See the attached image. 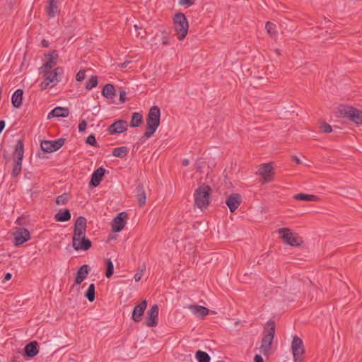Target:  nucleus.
I'll return each mask as SVG.
<instances>
[{
    "label": "nucleus",
    "instance_id": "nucleus-38",
    "mask_svg": "<svg viewBox=\"0 0 362 362\" xmlns=\"http://www.w3.org/2000/svg\"><path fill=\"white\" fill-rule=\"evenodd\" d=\"M69 195L67 194H63L58 196L56 199V204L59 206H63L67 204L69 201Z\"/></svg>",
    "mask_w": 362,
    "mask_h": 362
},
{
    "label": "nucleus",
    "instance_id": "nucleus-17",
    "mask_svg": "<svg viewBox=\"0 0 362 362\" xmlns=\"http://www.w3.org/2000/svg\"><path fill=\"white\" fill-rule=\"evenodd\" d=\"M242 197L239 194H230L226 199V204L231 213H233L240 205Z\"/></svg>",
    "mask_w": 362,
    "mask_h": 362
},
{
    "label": "nucleus",
    "instance_id": "nucleus-57",
    "mask_svg": "<svg viewBox=\"0 0 362 362\" xmlns=\"http://www.w3.org/2000/svg\"><path fill=\"white\" fill-rule=\"evenodd\" d=\"M274 51L277 56H281V53L279 49H275Z\"/></svg>",
    "mask_w": 362,
    "mask_h": 362
},
{
    "label": "nucleus",
    "instance_id": "nucleus-29",
    "mask_svg": "<svg viewBox=\"0 0 362 362\" xmlns=\"http://www.w3.org/2000/svg\"><path fill=\"white\" fill-rule=\"evenodd\" d=\"M293 198L296 200L306 201V202H316L318 198L313 194L299 193L293 196Z\"/></svg>",
    "mask_w": 362,
    "mask_h": 362
},
{
    "label": "nucleus",
    "instance_id": "nucleus-8",
    "mask_svg": "<svg viewBox=\"0 0 362 362\" xmlns=\"http://www.w3.org/2000/svg\"><path fill=\"white\" fill-rule=\"evenodd\" d=\"M63 74V69L57 67L52 72L42 76L43 81L40 84L42 89H51L54 88L59 82L58 76Z\"/></svg>",
    "mask_w": 362,
    "mask_h": 362
},
{
    "label": "nucleus",
    "instance_id": "nucleus-44",
    "mask_svg": "<svg viewBox=\"0 0 362 362\" xmlns=\"http://www.w3.org/2000/svg\"><path fill=\"white\" fill-rule=\"evenodd\" d=\"M320 129L324 133H330L332 131V127L327 123L322 124L320 127Z\"/></svg>",
    "mask_w": 362,
    "mask_h": 362
},
{
    "label": "nucleus",
    "instance_id": "nucleus-45",
    "mask_svg": "<svg viewBox=\"0 0 362 362\" xmlns=\"http://www.w3.org/2000/svg\"><path fill=\"white\" fill-rule=\"evenodd\" d=\"M195 4V0H179L180 6H187V7L192 6Z\"/></svg>",
    "mask_w": 362,
    "mask_h": 362
},
{
    "label": "nucleus",
    "instance_id": "nucleus-42",
    "mask_svg": "<svg viewBox=\"0 0 362 362\" xmlns=\"http://www.w3.org/2000/svg\"><path fill=\"white\" fill-rule=\"evenodd\" d=\"M86 70L81 69L80 70L76 75V80L78 82H81L86 78Z\"/></svg>",
    "mask_w": 362,
    "mask_h": 362
},
{
    "label": "nucleus",
    "instance_id": "nucleus-1",
    "mask_svg": "<svg viewBox=\"0 0 362 362\" xmlns=\"http://www.w3.org/2000/svg\"><path fill=\"white\" fill-rule=\"evenodd\" d=\"M86 218L79 216L75 221L72 237V246L76 251H86L92 246L91 241L86 237Z\"/></svg>",
    "mask_w": 362,
    "mask_h": 362
},
{
    "label": "nucleus",
    "instance_id": "nucleus-7",
    "mask_svg": "<svg viewBox=\"0 0 362 362\" xmlns=\"http://www.w3.org/2000/svg\"><path fill=\"white\" fill-rule=\"evenodd\" d=\"M262 184H267L274 180V168L272 163L260 165L256 172Z\"/></svg>",
    "mask_w": 362,
    "mask_h": 362
},
{
    "label": "nucleus",
    "instance_id": "nucleus-53",
    "mask_svg": "<svg viewBox=\"0 0 362 362\" xmlns=\"http://www.w3.org/2000/svg\"><path fill=\"white\" fill-rule=\"evenodd\" d=\"M12 275L11 273H7L6 275H5V277H4V282L6 281H8L11 279Z\"/></svg>",
    "mask_w": 362,
    "mask_h": 362
},
{
    "label": "nucleus",
    "instance_id": "nucleus-50",
    "mask_svg": "<svg viewBox=\"0 0 362 362\" xmlns=\"http://www.w3.org/2000/svg\"><path fill=\"white\" fill-rule=\"evenodd\" d=\"M86 127H87V123L85 120H83L82 122H81L78 124V130L79 132H83L86 130Z\"/></svg>",
    "mask_w": 362,
    "mask_h": 362
},
{
    "label": "nucleus",
    "instance_id": "nucleus-43",
    "mask_svg": "<svg viewBox=\"0 0 362 362\" xmlns=\"http://www.w3.org/2000/svg\"><path fill=\"white\" fill-rule=\"evenodd\" d=\"M53 69L52 68H47L45 67V64H44L40 68V74L42 75V76L47 75L48 74L52 72Z\"/></svg>",
    "mask_w": 362,
    "mask_h": 362
},
{
    "label": "nucleus",
    "instance_id": "nucleus-33",
    "mask_svg": "<svg viewBox=\"0 0 362 362\" xmlns=\"http://www.w3.org/2000/svg\"><path fill=\"white\" fill-rule=\"evenodd\" d=\"M128 153V149L126 146L116 148L112 151V155L117 158H124Z\"/></svg>",
    "mask_w": 362,
    "mask_h": 362
},
{
    "label": "nucleus",
    "instance_id": "nucleus-9",
    "mask_svg": "<svg viewBox=\"0 0 362 362\" xmlns=\"http://www.w3.org/2000/svg\"><path fill=\"white\" fill-rule=\"evenodd\" d=\"M278 233L285 244L291 246H298L302 243L301 238L289 228H280L278 230Z\"/></svg>",
    "mask_w": 362,
    "mask_h": 362
},
{
    "label": "nucleus",
    "instance_id": "nucleus-59",
    "mask_svg": "<svg viewBox=\"0 0 362 362\" xmlns=\"http://www.w3.org/2000/svg\"><path fill=\"white\" fill-rule=\"evenodd\" d=\"M134 29H135L136 31H138L139 30H141L142 28L139 26L138 25H134Z\"/></svg>",
    "mask_w": 362,
    "mask_h": 362
},
{
    "label": "nucleus",
    "instance_id": "nucleus-46",
    "mask_svg": "<svg viewBox=\"0 0 362 362\" xmlns=\"http://www.w3.org/2000/svg\"><path fill=\"white\" fill-rule=\"evenodd\" d=\"M103 94L106 98L115 101L114 98L116 96V92H103Z\"/></svg>",
    "mask_w": 362,
    "mask_h": 362
},
{
    "label": "nucleus",
    "instance_id": "nucleus-13",
    "mask_svg": "<svg viewBox=\"0 0 362 362\" xmlns=\"http://www.w3.org/2000/svg\"><path fill=\"white\" fill-rule=\"evenodd\" d=\"M127 214L125 212L119 213L111 223L112 230L114 233L122 230L127 223Z\"/></svg>",
    "mask_w": 362,
    "mask_h": 362
},
{
    "label": "nucleus",
    "instance_id": "nucleus-48",
    "mask_svg": "<svg viewBox=\"0 0 362 362\" xmlns=\"http://www.w3.org/2000/svg\"><path fill=\"white\" fill-rule=\"evenodd\" d=\"M126 99H127L126 93L120 92L119 102L113 101V103H115L116 104L123 103L126 100Z\"/></svg>",
    "mask_w": 362,
    "mask_h": 362
},
{
    "label": "nucleus",
    "instance_id": "nucleus-35",
    "mask_svg": "<svg viewBox=\"0 0 362 362\" xmlns=\"http://www.w3.org/2000/svg\"><path fill=\"white\" fill-rule=\"evenodd\" d=\"M95 289L94 284H90L85 293V297L90 301L93 302L95 300Z\"/></svg>",
    "mask_w": 362,
    "mask_h": 362
},
{
    "label": "nucleus",
    "instance_id": "nucleus-30",
    "mask_svg": "<svg viewBox=\"0 0 362 362\" xmlns=\"http://www.w3.org/2000/svg\"><path fill=\"white\" fill-rule=\"evenodd\" d=\"M23 92H14L13 93L12 98H11V101H12L13 105L15 107L18 108L21 106L22 102H23Z\"/></svg>",
    "mask_w": 362,
    "mask_h": 362
},
{
    "label": "nucleus",
    "instance_id": "nucleus-34",
    "mask_svg": "<svg viewBox=\"0 0 362 362\" xmlns=\"http://www.w3.org/2000/svg\"><path fill=\"white\" fill-rule=\"evenodd\" d=\"M265 29L267 30V33L269 34L271 37L274 38V37H276V35H277L276 25L274 23L268 21L266 23Z\"/></svg>",
    "mask_w": 362,
    "mask_h": 362
},
{
    "label": "nucleus",
    "instance_id": "nucleus-3",
    "mask_svg": "<svg viewBox=\"0 0 362 362\" xmlns=\"http://www.w3.org/2000/svg\"><path fill=\"white\" fill-rule=\"evenodd\" d=\"M211 192L209 185L205 183L199 185L193 194L194 206L202 211L207 209L211 203Z\"/></svg>",
    "mask_w": 362,
    "mask_h": 362
},
{
    "label": "nucleus",
    "instance_id": "nucleus-23",
    "mask_svg": "<svg viewBox=\"0 0 362 362\" xmlns=\"http://www.w3.org/2000/svg\"><path fill=\"white\" fill-rule=\"evenodd\" d=\"M69 115V110L68 108L62 107H57L53 109L47 115V119L52 117H67Z\"/></svg>",
    "mask_w": 362,
    "mask_h": 362
},
{
    "label": "nucleus",
    "instance_id": "nucleus-5",
    "mask_svg": "<svg viewBox=\"0 0 362 362\" xmlns=\"http://www.w3.org/2000/svg\"><path fill=\"white\" fill-rule=\"evenodd\" d=\"M160 111L157 106H153L148 114L146 119L147 130L144 136L147 138L151 137L157 130L160 125Z\"/></svg>",
    "mask_w": 362,
    "mask_h": 362
},
{
    "label": "nucleus",
    "instance_id": "nucleus-39",
    "mask_svg": "<svg viewBox=\"0 0 362 362\" xmlns=\"http://www.w3.org/2000/svg\"><path fill=\"white\" fill-rule=\"evenodd\" d=\"M107 264V269L105 272V276L107 278H110L114 273V265L110 259H107L106 261Z\"/></svg>",
    "mask_w": 362,
    "mask_h": 362
},
{
    "label": "nucleus",
    "instance_id": "nucleus-41",
    "mask_svg": "<svg viewBox=\"0 0 362 362\" xmlns=\"http://www.w3.org/2000/svg\"><path fill=\"white\" fill-rule=\"evenodd\" d=\"M145 271H146L145 266H144L142 268H140L137 270L136 273L134 274V276L136 282H138L141 280Z\"/></svg>",
    "mask_w": 362,
    "mask_h": 362
},
{
    "label": "nucleus",
    "instance_id": "nucleus-2",
    "mask_svg": "<svg viewBox=\"0 0 362 362\" xmlns=\"http://www.w3.org/2000/svg\"><path fill=\"white\" fill-rule=\"evenodd\" d=\"M275 336V323L269 320L264 329V335L262 340L255 349V351H259L264 357L269 358L273 353V341Z\"/></svg>",
    "mask_w": 362,
    "mask_h": 362
},
{
    "label": "nucleus",
    "instance_id": "nucleus-60",
    "mask_svg": "<svg viewBox=\"0 0 362 362\" xmlns=\"http://www.w3.org/2000/svg\"><path fill=\"white\" fill-rule=\"evenodd\" d=\"M189 164V160L187 159H185L183 160V165H187Z\"/></svg>",
    "mask_w": 362,
    "mask_h": 362
},
{
    "label": "nucleus",
    "instance_id": "nucleus-4",
    "mask_svg": "<svg viewBox=\"0 0 362 362\" xmlns=\"http://www.w3.org/2000/svg\"><path fill=\"white\" fill-rule=\"evenodd\" d=\"M173 25L175 35L180 41L183 40L189 30V22L185 15L182 13H177L173 17Z\"/></svg>",
    "mask_w": 362,
    "mask_h": 362
},
{
    "label": "nucleus",
    "instance_id": "nucleus-10",
    "mask_svg": "<svg viewBox=\"0 0 362 362\" xmlns=\"http://www.w3.org/2000/svg\"><path fill=\"white\" fill-rule=\"evenodd\" d=\"M291 351L294 362H300L303 355L305 354V349L303 340L297 335L293 337Z\"/></svg>",
    "mask_w": 362,
    "mask_h": 362
},
{
    "label": "nucleus",
    "instance_id": "nucleus-16",
    "mask_svg": "<svg viewBox=\"0 0 362 362\" xmlns=\"http://www.w3.org/2000/svg\"><path fill=\"white\" fill-rule=\"evenodd\" d=\"M147 307V301L146 300H142L137 304L133 309L132 318L135 322H139L142 320L144 311Z\"/></svg>",
    "mask_w": 362,
    "mask_h": 362
},
{
    "label": "nucleus",
    "instance_id": "nucleus-12",
    "mask_svg": "<svg viewBox=\"0 0 362 362\" xmlns=\"http://www.w3.org/2000/svg\"><path fill=\"white\" fill-rule=\"evenodd\" d=\"M13 235L15 246H20L30 239L29 230L24 228H17L16 230L13 233Z\"/></svg>",
    "mask_w": 362,
    "mask_h": 362
},
{
    "label": "nucleus",
    "instance_id": "nucleus-25",
    "mask_svg": "<svg viewBox=\"0 0 362 362\" xmlns=\"http://www.w3.org/2000/svg\"><path fill=\"white\" fill-rule=\"evenodd\" d=\"M105 170L102 167L98 168L95 171H94L90 180V184L93 187H97L100 185L105 175Z\"/></svg>",
    "mask_w": 362,
    "mask_h": 362
},
{
    "label": "nucleus",
    "instance_id": "nucleus-31",
    "mask_svg": "<svg viewBox=\"0 0 362 362\" xmlns=\"http://www.w3.org/2000/svg\"><path fill=\"white\" fill-rule=\"evenodd\" d=\"M136 197L139 206H144L146 204V195L144 188L142 185L138 187Z\"/></svg>",
    "mask_w": 362,
    "mask_h": 362
},
{
    "label": "nucleus",
    "instance_id": "nucleus-15",
    "mask_svg": "<svg viewBox=\"0 0 362 362\" xmlns=\"http://www.w3.org/2000/svg\"><path fill=\"white\" fill-rule=\"evenodd\" d=\"M128 129V123L123 119L117 120L112 124L107 129L110 134H122L125 132Z\"/></svg>",
    "mask_w": 362,
    "mask_h": 362
},
{
    "label": "nucleus",
    "instance_id": "nucleus-61",
    "mask_svg": "<svg viewBox=\"0 0 362 362\" xmlns=\"http://www.w3.org/2000/svg\"><path fill=\"white\" fill-rule=\"evenodd\" d=\"M16 223L17 224H18V225H21V219H20V218L17 219V220H16Z\"/></svg>",
    "mask_w": 362,
    "mask_h": 362
},
{
    "label": "nucleus",
    "instance_id": "nucleus-52",
    "mask_svg": "<svg viewBox=\"0 0 362 362\" xmlns=\"http://www.w3.org/2000/svg\"><path fill=\"white\" fill-rule=\"evenodd\" d=\"M292 158L296 161L297 164H302V161L296 156H293Z\"/></svg>",
    "mask_w": 362,
    "mask_h": 362
},
{
    "label": "nucleus",
    "instance_id": "nucleus-36",
    "mask_svg": "<svg viewBox=\"0 0 362 362\" xmlns=\"http://www.w3.org/2000/svg\"><path fill=\"white\" fill-rule=\"evenodd\" d=\"M264 57L261 55L258 54L257 56H255L252 59V64L257 69H260L264 67Z\"/></svg>",
    "mask_w": 362,
    "mask_h": 362
},
{
    "label": "nucleus",
    "instance_id": "nucleus-19",
    "mask_svg": "<svg viewBox=\"0 0 362 362\" xmlns=\"http://www.w3.org/2000/svg\"><path fill=\"white\" fill-rule=\"evenodd\" d=\"M90 269L88 264L80 267L76 273L74 285H80L87 278Z\"/></svg>",
    "mask_w": 362,
    "mask_h": 362
},
{
    "label": "nucleus",
    "instance_id": "nucleus-58",
    "mask_svg": "<svg viewBox=\"0 0 362 362\" xmlns=\"http://www.w3.org/2000/svg\"><path fill=\"white\" fill-rule=\"evenodd\" d=\"M138 35H141L142 38H145L146 37V32H143V33H141V32H138Z\"/></svg>",
    "mask_w": 362,
    "mask_h": 362
},
{
    "label": "nucleus",
    "instance_id": "nucleus-51",
    "mask_svg": "<svg viewBox=\"0 0 362 362\" xmlns=\"http://www.w3.org/2000/svg\"><path fill=\"white\" fill-rule=\"evenodd\" d=\"M42 45L44 47H48L49 45V42L47 40L44 39V40H42Z\"/></svg>",
    "mask_w": 362,
    "mask_h": 362
},
{
    "label": "nucleus",
    "instance_id": "nucleus-47",
    "mask_svg": "<svg viewBox=\"0 0 362 362\" xmlns=\"http://www.w3.org/2000/svg\"><path fill=\"white\" fill-rule=\"evenodd\" d=\"M86 143L91 146H95L96 140H95V136H93V135L88 136L86 139Z\"/></svg>",
    "mask_w": 362,
    "mask_h": 362
},
{
    "label": "nucleus",
    "instance_id": "nucleus-54",
    "mask_svg": "<svg viewBox=\"0 0 362 362\" xmlns=\"http://www.w3.org/2000/svg\"><path fill=\"white\" fill-rule=\"evenodd\" d=\"M5 127V122L1 120L0 121V133L3 131Z\"/></svg>",
    "mask_w": 362,
    "mask_h": 362
},
{
    "label": "nucleus",
    "instance_id": "nucleus-14",
    "mask_svg": "<svg viewBox=\"0 0 362 362\" xmlns=\"http://www.w3.org/2000/svg\"><path fill=\"white\" fill-rule=\"evenodd\" d=\"M64 139L54 141H42L40 144L42 150L46 153H52L59 149L64 144Z\"/></svg>",
    "mask_w": 362,
    "mask_h": 362
},
{
    "label": "nucleus",
    "instance_id": "nucleus-24",
    "mask_svg": "<svg viewBox=\"0 0 362 362\" xmlns=\"http://www.w3.org/2000/svg\"><path fill=\"white\" fill-rule=\"evenodd\" d=\"M188 309L192 314L198 317H205L210 312L207 308L199 305H190L188 306Z\"/></svg>",
    "mask_w": 362,
    "mask_h": 362
},
{
    "label": "nucleus",
    "instance_id": "nucleus-49",
    "mask_svg": "<svg viewBox=\"0 0 362 362\" xmlns=\"http://www.w3.org/2000/svg\"><path fill=\"white\" fill-rule=\"evenodd\" d=\"M263 356L260 353L256 354L253 358L254 362H264Z\"/></svg>",
    "mask_w": 362,
    "mask_h": 362
},
{
    "label": "nucleus",
    "instance_id": "nucleus-32",
    "mask_svg": "<svg viewBox=\"0 0 362 362\" xmlns=\"http://www.w3.org/2000/svg\"><path fill=\"white\" fill-rule=\"evenodd\" d=\"M143 122V116L139 112H134L132 116V119L130 122V126L132 127H139Z\"/></svg>",
    "mask_w": 362,
    "mask_h": 362
},
{
    "label": "nucleus",
    "instance_id": "nucleus-28",
    "mask_svg": "<svg viewBox=\"0 0 362 362\" xmlns=\"http://www.w3.org/2000/svg\"><path fill=\"white\" fill-rule=\"evenodd\" d=\"M195 359L197 362H211V356L202 350H197L194 354Z\"/></svg>",
    "mask_w": 362,
    "mask_h": 362
},
{
    "label": "nucleus",
    "instance_id": "nucleus-37",
    "mask_svg": "<svg viewBox=\"0 0 362 362\" xmlns=\"http://www.w3.org/2000/svg\"><path fill=\"white\" fill-rule=\"evenodd\" d=\"M98 83V78L97 76H92L90 79L86 83V88L90 90L97 86Z\"/></svg>",
    "mask_w": 362,
    "mask_h": 362
},
{
    "label": "nucleus",
    "instance_id": "nucleus-26",
    "mask_svg": "<svg viewBox=\"0 0 362 362\" xmlns=\"http://www.w3.org/2000/svg\"><path fill=\"white\" fill-rule=\"evenodd\" d=\"M129 88L126 86V83H122V81H117L115 84L107 83L105 84L102 90H122L128 89Z\"/></svg>",
    "mask_w": 362,
    "mask_h": 362
},
{
    "label": "nucleus",
    "instance_id": "nucleus-6",
    "mask_svg": "<svg viewBox=\"0 0 362 362\" xmlns=\"http://www.w3.org/2000/svg\"><path fill=\"white\" fill-rule=\"evenodd\" d=\"M341 116L348 118L357 125H362V110L349 105H341L339 107Z\"/></svg>",
    "mask_w": 362,
    "mask_h": 362
},
{
    "label": "nucleus",
    "instance_id": "nucleus-11",
    "mask_svg": "<svg viewBox=\"0 0 362 362\" xmlns=\"http://www.w3.org/2000/svg\"><path fill=\"white\" fill-rule=\"evenodd\" d=\"M159 306L157 304L151 305L146 311L145 325L148 327H156L158 325Z\"/></svg>",
    "mask_w": 362,
    "mask_h": 362
},
{
    "label": "nucleus",
    "instance_id": "nucleus-21",
    "mask_svg": "<svg viewBox=\"0 0 362 362\" xmlns=\"http://www.w3.org/2000/svg\"><path fill=\"white\" fill-rule=\"evenodd\" d=\"M45 57L46 59V62H45V67L53 68L57 64V60L59 58V54L57 50L53 49L49 53L45 54Z\"/></svg>",
    "mask_w": 362,
    "mask_h": 362
},
{
    "label": "nucleus",
    "instance_id": "nucleus-22",
    "mask_svg": "<svg viewBox=\"0 0 362 362\" xmlns=\"http://www.w3.org/2000/svg\"><path fill=\"white\" fill-rule=\"evenodd\" d=\"M24 153L23 144L22 141L18 140L16 145L15 151L13 152V163H22Z\"/></svg>",
    "mask_w": 362,
    "mask_h": 362
},
{
    "label": "nucleus",
    "instance_id": "nucleus-27",
    "mask_svg": "<svg viewBox=\"0 0 362 362\" xmlns=\"http://www.w3.org/2000/svg\"><path fill=\"white\" fill-rule=\"evenodd\" d=\"M54 218L59 222H65L71 219V214L69 209L60 210L54 215Z\"/></svg>",
    "mask_w": 362,
    "mask_h": 362
},
{
    "label": "nucleus",
    "instance_id": "nucleus-56",
    "mask_svg": "<svg viewBox=\"0 0 362 362\" xmlns=\"http://www.w3.org/2000/svg\"><path fill=\"white\" fill-rule=\"evenodd\" d=\"M130 63V62H125L124 63H122L119 64V66L122 68H125L127 66V65Z\"/></svg>",
    "mask_w": 362,
    "mask_h": 362
},
{
    "label": "nucleus",
    "instance_id": "nucleus-40",
    "mask_svg": "<svg viewBox=\"0 0 362 362\" xmlns=\"http://www.w3.org/2000/svg\"><path fill=\"white\" fill-rule=\"evenodd\" d=\"M22 168V163H14L13 170H12V175L14 177H16L18 175L21 173Z\"/></svg>",
    "mask_w": 362,
    "mask_h": 362
},
{
    "label": "nucleus",
    "instance_id": "nucleus-18",
    "mask_svg": "<svg viewBox=\"0 0 362 362\" xmlns=\"http://www.w3.org/2000/svg\"><path fill=\"white\" fill-rule=\"evenodd\" d=\"M60 0H48L45 7V11L49 18H54L59 14Z\"/></svg>",
    "mask_w": 362,
    "mask_h": 362
},
{
    "label": "nucleus",
    "instance_id": "nucleus-20",
    "mask_svg": "<svg viewBox=\"0 0 362 362\" xmlns=\"http://www.w3.org/2000/svg\"><path fill=\"white\" fill-rule=\"evenodd\" d=\"M39 345L35 341L28 343L24 348L25 355L28 358L35 357L39 354Z\"/></svg>",
    "mask_w": 362,
    "mask_h": 362
},
{
    "label": "nucleus",
    "instance_id": "nucleus-55",
    "mask_svg": "<svg viewBox=\"0 0 362 362\" xmlns=\"http://www.w3.org/2000/svg\"><path fill=\"white\" fill-rule=\"evenodd\" d=\"M162 44L166 45L168 44V39L166 37H163L162 39Z\"/></svg>",
    "mask_w": 362,
    "mask_h": 362
}]
</instances>
